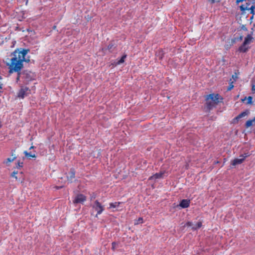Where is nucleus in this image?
Masks as SVG:
<instances>
[{
	"label": "nucleus",
	"mask_w": 255,
	"mask_h": 255,
	"mask_svg": "<svg viewBox=\"0 0 255 255\" xmlns=\"http://www.w3.org/2000/svg\"><path fill=\"white\" fill-rule=\"evenodd\" d=\"M29 51V49L20 48L15 49L11 54L12 58L10 60V62L7 64L8 73H17L16 82L19 80L21 70L23 68V62L28 63L30 61V56H26Z\"/></svg>",
	"instance_id": "f257e3e1"
},
{
	"label": "nucleus",
	"mask_w": 255,
	"mask_h": 255,
	"mask_svg": "<svg viewBox=\"0 0 255 255\" xmlns=\"http://www.w3.org/2000/svg\"><path fill=\"white\" fill-rule=\"evenodd\" d=\"M206 107L208 112L220 103H222L223 98L219 94H210L205 96Z\"/></svg>",
	"instance_id": "f03ea898"
},
{
	"label": "nucleus",
	"mask_w": 255,
	"mask_h": 255,
	"mask_svg": "<svg viewBox=\"0 0 255 255\" xmlns=\"http://www.w3.org/2000/svg\"><path fill=\"white\" fill-rule=\"evenodd\" d=\"M249 156L250 155L248 153L241 154L240 155L239 158H235L232 161L231 165L233 166H236V165L240 164L243 162L246 157Z\"/></svg>",
	"instance_id": "7ed1b4c3"
},
{
	"label": "nucleus",
	"mask_w": 255,
	"mask_h": 255,
	"mask_svg": "<svg viewBox=\"0 0 255 255\" xmlns=\"http://www.w3.org/2000/svg\"><path fill=\"white\" fill-rule=\"evenodd\" d=\"M93 208L97 212V214L96 217L98 215H100L104 210V207L103 206L98 200H96L93 206Z\"/></svg>",
	"instance_id": "20e7f679"
},
{
	"label": "nucleus",
	"mask_w": 255,
	"mask_h": 255,
	"mask_svg": "<svg viewBox=\"0 0 255 255\" xmlns=\"http://www.w3.org/2000/svg\"><path fill=\"white\" fill-rule=\"evenodd\" d=\"M250 113V111L249 110H246L245 111L242 112L238 116L233 119V122L234 124H237L240 121L241 118H244L246 116H248Z\"/></svg>",
	"instance_id": "39448f33"
},
{
	"label": "nucleus",
	"mask_w": 255,
	"mask_h": 255,
	"mask_svg": "<svg viewBox=\"0 0 255 255\" xmlns=\"http://www.w3.org/2000/svg\"><path fill=\"white\" fill-rule=\"evenodd\" d=\"M87 199L86 197L82 194H78L73 201L74 204H83Z\"/></svg>",
	"instance_id": "423d86ee"
},
{
	"label": "nucleus",
	"mask_w": 255,
	"mask_h": 255,
	"mask_svg": "<svg viewBox=\"0 0 255 255\" xmlns=\"http://www.w3.org/2000/svg\"><path fill=\"white\" fill-rule=\"evenodd\" d=\"M29 90L27 87L21 88L18 94V97L21 98H24L25 96H27V92Z\"/></svg>",
	"instance_id": "0eeeda50"
},
{
	"label": "nucleus",
	"mask_w": 255,
	"mask_h": 255,
	"mask_svg": "<svg viewBox=\"0 0 255 255\" xmlns=\"http://www.w3.org/2000/svg\"><path fill=\"white\" fill-rule=\"evenodd\" d=\"M165 173V171H161L159 173H156L153 175L152 176H150L149 178V180H152L153 179H160L162 178L163 177V175Z\"/></svg>",
	"instance_id": "6e6552de"
},
{
	"label": "nucleus",
	"mask_w": 255,
	"mask_h": 255,
	"mask_svg": "<svg viewBox=\"0 0 255 255\" xmlns=\"http://www.w3.org/2000/svg\"><path fill=\"white\" fill-rule=\"evenodd\" d=\"M190 201L187 199H183L180 203V206L182 208H188L190 206Z\"/></svg>",
	"instance_id": "1a4fd4ad"
},
{
	"label": "nucleus",
	"mask_w": 255,
	"mask_h": 255,
	"mask_svg": "<svg viewBox=\"0 0 255 255\" xmlns=\"http://www.w3.org/2000/svg\"><path fill=\"white\" fill-rule=\"evenodd\" d=\"M253 126H255V117L253 119L247 121L245 124V127L247 128Z\"/></svg>",
	"instance_id": "9d476101"
},
{
	"label": "nucleus",
	"mask_w": 255,
	"mask_h": 255,
	"mask_svg": "<svg viewBox=\"0 0 255 255\" xmlns=\"http://www.w3.org/2000/svg\"><path fill=\"white\" fill-rule=\"evenodd\" d=\"M75 170L73 168L71 169L69 172V175L67 176L68 180L70 181V182H72V180L75 178Z\"/></svg>",
	"instance_id": "9b49d317"
},
{
	"label": "nucleus",
	"mask_w": 255,
	"mask_h": 255,
	"mask_svg": "<svg viewBox=\"0 0 255 255\" xmlns=\"http://www.w3.org/2000/svg\"><path fill=\"white\" fill-rule=\"evenodd\" d=\"M247 44H244V43L243 42V43L242 44V45H241L239 48V51L241 52H246L248 49H249V47H247Z\"/></svg>",
	"instance_id": "f8f14e48"
},
{
	"label": "nucleus",
	"mask_w": 255,
	"mask_h": 255,
	"mask_svg": "<svg viewBox=\"0 0 255 255\" xmlns=\"http://www.w3.org/2000/svg\"><path fill=\"white\" fill-rule=\"evenodd\" d=\"M253 39V37L250 34H248L245 38V40L244 41V44H248L250 43L252 41Z\"/></svg>",
	"instance_id": "ddd939ff"
},
{
	"label": "nucleus",
	"mask_w": 255,
	"mask_h": 255,
	"mask_svg": "<svg viewBox=\"0 0 255 255\" xmlns=\"http://www.w3.org/2000/svg\"><path fill=\"white\" fill-rule=\"evenodd\" d=\"M250 5V3H246L245 5H242L240 6L241 11H245L246 10L249 9Z\"/></svg>",
	"instance_id": "4468645a"
},
{
	"label": "nucleus",
	"mask_w": 255,
	"mask_h": 255,
	"mask_svg": "<svg viewBox=\"0 0 255 255\" xmlns=\"http://www.w3.org/2000/svg\"><path fill=\"white\" fill-rule=\"evenodd\" d=\"M23 153L26 157L32 158H35L36 157L35 154H32L31 152H28L27 151H24Z\"/></svg>",
	"instance_id": "2eb2a0df"
},
{
	"label": "nucleus",
	"mask_w": 255,
	"mask_h": 255,
	"mask_svg": "<svg viewBox=\"0 0 255 255\" xmlns=\"http://www.w3.org/2000/svg\"><path fill=\"white\" fill-rule=\"evenodd\" d=\"M120 202H116L115 203H110L109 205H110V207L109 208H116L117 207H118L119 206V205L120 204Z\"/></svg>",
	"instance_id": "dca6fc26"
},
{
	"label": "nucleus",
	"mask_w": 255,
	"mask_h": 255,
	"mask_svg": "<svg viewBox=\"0 0 255 255\" xmlns=\"http://www.w3.org/2000/svg\"><path fill=\"white\" fill-rule=\"evenodd\" d=\"M16 158V156H14L12 158H7L4 161V163L7 164L8 163L12 162L13 161H14Z\"/></svg>",
	"instance_id": "f3484780"
},
{
	"label": "nucleus",
	"mask_w": 255,
	"mask_h": 255,
	"mask_svg": "<svg viewBox=\"0 0 255 255\" xmlns=\"http://www.w3.org/2000/svg\"><path fill=\"white\" fill-rule=\"evenodd\" d=\"M202 226V223L201 222H198L195 226L192 227V229L194 230H197Z\"/></svg>",
	"instance_id": "a211bd4d"
},
{
	"label": "nucleus",
	"mask_w": 255,
	"mask_h": 255,
	"mask_svg": "<svg viewBox=\"0 0 255 255\" xmlns=\"http://www.w3.org/2000/svg\"><path fill=\"white\" fill-rule=\"evenodd\" d=\"M126 57H127V55H123V56L121 57V58L120 59V60H119V61H118L117 64L119 65V64H122V63H124V61H125V58H126Z\"/></svg>",
	"instance_id": "6ab92c4d"
},
{
	"label": "nucleus",
	"mask_w": 255,
	"mask_h": 255,
	"mask_svg": "<svg viewBox=\"0 0 255 255\" xmlns=\"http://www.w3.org/2000/svg\"><path fill=\"white\" fill-rule=\"evenodd\" d=\"M142 223H143V218L141 217H140L137 220L135 221L134 225H138L139 224Z\"/></svg>",
	"instance_id": "aec40b11"
},
{
	"label": "nucleus",
	"mask_w": 255,
	"mask_h": 255,
	"mask_svg": "<svg viewBox=\"0 0 255 255\" xmlns=\"http://www.w3.org/2000/svg\"><path fill=\"white\" fill-rule=\"evenodd\" d=\"M248 101L247 102V104L251 105L253 104V97L251 96H249L247 98Z\"/></svg>",
	"instance_id": "412c9836"
},
{
	"label": "nucleus",
	"mask_w": 255,
	"mask_h": 255,
	"mask_svg": "<svg viewBox=\"0 0 255 255\" xmlns=\"http://www.w3.org/2000/svg\"><path fill=\"white\" fill-rule=\"evenodd\" d=\"M255 8V5L253 4L249 8V10H250V13L254 14V9Z\"/></svg>",
	"instance_id": "4be33fe9"
},
{
	"label": "nucleus",
	"mask_w": 255,
	"mask_h": 255,
	"mask_svg": "<svg viewBox=\"0 0 255 255\" xmlns=\"http://www.w3.org/2000/svg\"><path fill=\"white\" fill-rule=\"evenodd\" d=\"M23 166V162H21L20 160L17 161L16 164V167L17 168H21Z\"/></svg>",
	"instance_id": "5701e85b"
},
{
	"label": "nucleus",
	"mask_w": 255,
	"mask_h": 255,
	"mask_svg": "<svg viewBox=\"0 0 255 255\" xmlns=\"http://www.w3.org/2000/svg\"><path fill=\"white\" fill-rule=\"evenodd\" d=\"M18 172L14 171L12 172L11 174V176L14 178L16 180H17V177L16 176V175L17 174Z\"/></svg>",
	"instance_id": "b1692460"
},
{
	"label": "nucleus",
	"mask_w": 255,
	"mask_h": 255,
	"mask_svg": "<svg viewBox=\"0 0 255 255\" xmlns=\"http://www.w3.org/2000/svg\"><path fill=\"white\" fill-rule=\"evenodd\" d=\"M117 244L116 242H113L112 249L113 251H115V250L116 249V248L117 247Z\"/></svg>",
	"instance_id": "393cba45"
},
{
	"label": "nucleus",
	"mask_w": 255,
	"mask_h": 255,
	"mask_svg": "<svg viewBox=\"0 0 255 255\" xmlns=\"http://www.w3.org/2000/svg\"><path fill=\"white\" fill-rule=\"evenodd\" d=\"M114 47V44L113 43H110L107 47V48L108 50H111Z\"/></svg>",
	"instance_id": "a878e982"
},
{
	"label": "nucleus",
	"mask_w": 255,
	"mask_h": 255,
	"mask_svg": "<svg viewBox=\"0 0 255 255\" xmlns=\"http://www.w3.org/2000/svg\"><path fill=\"white\" fill-rule=\"evenodd\" d=\"M15 151V149H12L11 151V155L12 156H16L15 154H14V152Z\"/></svg>",
	"instance_id": "bb28decb"
},
{
	"label": "nucleus",
	"mask_w": 255,
	"mask_h": 255,
	"mask_svg": "<svg viewBox=\"0 0 255 255\" xmlns=\"http://www.w3.org/2000/svg\"><path fill=\"white\" fill-rule=\"evenodd\" d=\"M193 225L192 223L191 222H188L186 223V225L188 227L192 226Z\"/></svg>",
	"instance_id": "cd10ccee"
},
{
	"label": "nucleus",
	"mask_w": 255,
	"mask_h": 255,
	"mask_svg": "<svg viewBox=\"0 0 255 255\" xmlns=\"http://www.w3.org/2000/svg\"><path fill=\"white\" fill-rule=\"evenodd\" d=\"M233 87H234V85L232 84V83H231L229 87H228V90H232L233 88Z\"/></svg>",
	"instance_id": "c85d7f7f"
},
{
	"label": "nucleus",
	"mask_w": 255,
	"mask_h": 255,
	"mask_svg": "<svg viewBox=\"0 0 255 255\" xmlns=\"http://www.w3.org/2000/svg\"><path fill=\"white\" fill-rule=\"evenodd\" d=\"M232 78L234 79V80H236L238 77H237V75L236 74L235 75H233L232 76Z\"/></svg>",
	"instance_id": "c756f323"
},
{
	"label": "nucleus",
	"mask_w": 255,
	"mask_h": 255,
	"mask_svg": "<svg viewBox=\"0 0 255 255\" xmlns=\"http://www.w3.org/2000/svg\"><path fill=\"white\" fill-rule=\"evenodd\" d=\"M252 91L255 92V85L252 86Z\"/></svg>",
	"instance_id": "7c9ffc66"
},
{
	"label": "nucleus",
	"mask_w": 255,
	"mask_h": 255,
	"mask_svg": "<svg viewBox=\"0 0 255 255\" xmlns=\"http://www.w3.org/2000/svg\"><path fill=\"white\" fill-rule=\"evenodd\" d=\"M159 53H161V55L159 57V59H162V56H163L162 52L161 51V52H160Z\"/></svg>",
	"instance_id": "2f4dec72"
},
{
	"label": "nucleus",
	"mask_w": 255,
	"mask_h": 255,
	"mask_svg": "<svg viewBox=\"0 0 255 255\" xmlns=\"http://www.w3.org/2000/svg\"><path fill=\"white\" fill-rule=\"evenodd\" d=\"M95 197H96L95 195L93 194V195L91 197V199L92 200V199H94V198H95Z\"/></svg>",
	"instance_id": "473e14b6"
},
{
	"label": "nucleus",
	"mask_w": 255,
	"mask_h": 255,
	"mask_svg": "<svg viewBox=\"0 0 255 255\" xmlns=\"http://www.w3.org/2000/svg\"><path fill=\"white\" fill-rule=\"evenodd\" d=\"M243 35H241V36H240V38H239V39L240 40H242L243 39Z\"/></svg>",
	"instance_id": "72a5a7b5"
},
{
	"label": "nucleus",
	"mask_w": 255,
	"mask_h": 255,
	"mask_svg": "<svg viewBox=\"0 0 255 255\" xmlns=\"http://www.w3.org/2000/svg\"><path fill=\"white\" fill-rule=\"evenodd\" d=\"M35 148V146H34L32 145V146H31L30 147L29 149L30 150V149H33V148Z\"/></svg>",
	"instance_id": "f704fd0d"
},
{
	"label": "nucleus",
	"mask_w": 255,
	"mask_h": 255,
	"mask_svg": "<svg viewBox=\"0 0 255 255\" xmlns=\"http://www.w3.org/2000/svg\"><path fill=\"white\" fill-rule=\"evenodd\" d=\"M212 3H214L215 2V0H211Z\"/></svg>",
	"instance_id": "c9c22d12"
},
{
	"label": "nucleus",
	"mask_w": 255,
	"mask_h": 255,
	"mask_svg": "<svg viewBox=\"0 0 255 255\" xmlns=\"http://www.w3.org/2000/svg\"><path fill=\"white\" fill-rule=\"evenodd\" d=\"M246 99V97L244 99H243L242 101H244Z\"/></svg>",
	"instance_id": "e433bc0d"
},
{
	"label": "nucleus",
	"mask_w": 255,
	"mask_h": 255,
	"mask_svg": "<svg viewBox=\"0 0 255 255\" xmlns=\"http://www.w3.org/2000/svg\"><path fill=\"white\" fill-rule=\"evenodd\" d=\"M27 2H28V0H27L26 2V4H27Z\"/></svg>",
	"instance_id": "4c0bfd02"
},
{
	"label": "nucleus",
	"mask_w": 255,
	"mask_h": 255,
	"mask_svg": "<svg viewBox=\"0 0 255 255\" xmlns=\"http://www.w3.org/2000/svg\"><path fill=\"white\" fill-rule=\"evenodd\" d=\"M0 79H1V76H0Z\"/></svg>",
	"instance_id": "58836bf2"
},
{
	"label": "nucleus",
	"mask_w": 255,
	"mask_h": 255,
	"mask_svg": "<svg viewBox=\"0 0 255 255\" xmlns=\"http://www.w3.org/2000/svg\"><path fill=\"white\" fill-rule=\"evenodd\" d=\"M0 88H1V86H0Z\"/></svg>",
	"instance_id": "ea45409f"
}]
</instances>
